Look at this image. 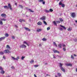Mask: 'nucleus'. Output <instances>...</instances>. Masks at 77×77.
<instances>
[{"label": "nucleus", "instance_id": "58", "mask_svg": "<svg viewBox=\"0 0 77 77\" xmlns=\"http://www.w3.org/2000/svg\"><path fill=\"white\" fill-rule=\"evenodd\" d=\"M15 5H16V6H17V3H15Z\"/></svg>", "mask_w": 77, "mask_h": 77}, {"label": "nucleus", "instance_id": "60", "mask_svg": "<svg viewBox=\"0 0 77 77\" xmlns=\"http://www.w3.org/2000/svg\"><path fill=\"white\" fill-rule=\"evenodd\" d=\"M73 56H75V57L77 56V55H75V54H74Z\"/></svg>", "mask_w": 77, "mask_h": 77}, {"label": "nucleus", "instance_id": "54", "mask_svg": "<svg viewBox=\"0 0 77 77\" xmlns=\"http://www.w3.org/2000/svg\"><path fill=\"white\" fill-rule=\"evenodd\" d=\"M23 21V22H25V20H24V19L22 20V21Z\"/></svg>", "mask_w": 77, "mask_h": 77}, {"label": "nucleus", "instance_id": "62", "mask_svg": "<svg viewBox=\"0 0 77 77\" xmlns=\"http://www.w3.org/2000/svg\"><path fill=\"white\" fill-rule=\"evenodd\" d=\"M76 71L77 72V68H76Z\"/></svg>", "mask_w": 77, "mask_h": 77}, {"label": "nucleus", "instance_id": "15", "mask_svg": "<svg viewBox=\"0 0 77 77\" xmlns=\"http://www.w3.org/2000/svg\"><path fill=\"white\" fill-rule=\"evenodd\" d=\"M1 15L2 17H6V14H1Z\"/></svg>", "mask_w": 77, "mask_h": 77}, {"label": "nucleus", "instance_id": "4", "mask_svg": "<svg viewBox=\"0 0 77 77\" xmlns=\"http://www.w3.org/2000/svg\"><path fill=\"white\" fill-rule=\"evenodd\" d=\"M60 22L59 21H56V22L55 21L53 22V23L55 24V25H57V24H59V23H60Z\"/></svg>", "mask_w": 77, "mask_h": 77}, {"label": "nucleus", "instance_id": "19", "mask_svg": "<svg viewBox=\"0 0 77 77\" xmlns=\"http://www.w3.org/2000/svg\"><path fill=\"white\" fill-rule=\"evenodd\" d=\"M53 44L54 45H55V47H57V45H56V42H54L53 43Z\"/></svg>", "mask_w": 77, "mask_h": 77}, {"label": "nucleus", "instance_id": "48", "mask_svg": "<svg viewBox=\"0 0 77 77\" xmlns=\"http://www.w3.org/2000/svg\"><path fill=\"white\" fill-rule=\"evenodd\" d=\"M63 51H66V49L65 48H63Z\"/></svg>", "mask_w": 77, "mask_h": 77}, {"label": "nucleus", "instance_id": "32", "mask_svg": "<svg viewBox=\"0 0 77 77\" xmlns=\"http://www.w3.org/2000/svg\"><path fill=\"white\" fill-rule=\"evenodd\" d=\"M11 58H12V60H16V58L13 57H11Z\"/></svg>", "mask_w": 77, "mask_h": 77}, {"label": "nucleus", "instance_id": "25", "mask_svg": "<svg viewBox=\"0 0 77 77\" xmlns=\"http://www.w3.org/2000/svg\"><path fill=\"white\" fill-rule=\"evenodd\" d=\"M0 20H1V21H5L6 20L5 19H2V18H1L0 19Z\"/></svg>", "mask_w": 77, "mask_h": 77}, {"label": "nucleus", "instance_id": "13", "mask_svg": "<svg viewBox=\"0 0 77 77\" xmlns=\"http://www.w3.org/2000/svg\"><path fill=\"white\" fill-rule=\"evenodd\" d=\"M42 31V29H37V32H41Z\"/></svg>", "mask_w": 77, "mask_h": 77}, {"label": "nucleus", "instance_id": "53", "mask_svg": "<svg viewBox=\"0 0 77 77\" xmlns=\"http://www.w3.org/2000/svg\"><path fill=\"white\" fill-rule=\"evenodd\" d=\"M3 59H6V58L5 57V56H3Z\"/></svg>", "mask_w": 77, "mask_h": 77}, {"label": "nucleus", "instance_id": "29", "mask_svg": "<svg viewBox=\"0 0 77 77\" xmlns=\"http://www.w3.org/2000/svg\"><path fill=\"white\" fill-rule=\"evenodd\" d=\"M59 65H60V68H61V67H62V66H63V64H62V63H59Z\"/></svg>", "mask_w": 77, "mask_h": 77}, {"label": "nucleus", "instance_id": "12", "mask_svg": "<svg viewBox=\"0 0 77 77\" xmlns=\"http://www.w3.org/2000/svg\"><path fill=\"white\" fill-rule=\"evenodd\" d=\"M37 24L38 26H41V25H42V22H41L39 21L37 23Z\"/></svg>", "mask_w": 77, "mask_h": 77}, {"label": "nucleus", "instance_id": "45", "mask_svg": "<svg viewBox=\"0 0 77 77\" xmlns=\"http://www.w3.org/2000/svg\"><path fill=\"white\" fill-rule=\"evenodd\" d=\"M60 21H61V22H62V21H63V19H62V18H60Z\"/></svg>", "mask_w": 77, "mask_h": 77}, {"label": "nucleus", "instance_id": "14", "mask_svg": "<svg viewBox=\"0 0 77 77\" xmlns=\"http://www.w3.org/2000/svg\"><path fill=\"white\" fill-rule=\"evenodd\" d=\"M60 69L61 70H62V71H63V72H65V69L63 68V67H61V68H60Z\"/></svg>", "mask_w": 77, "mask_h": 77}, {"label": "nucleus", "instance_id": "43", "mask_svg": "<svg viewBox=\"0 0 77 77\" xmlns=\"http://www.w3.org/2000/svg\"><path fill=\"white\" fill-rule=\"evenodd\" d=\"M19 21L20 22V23H22V22L23 21V20H22V19H20L19 20Z\"/></svg>", "mask_w": 77, "mask_h": 77}, {"label": "nucleus", "instance_id": "61", "mask_svg": "<svg viewBox=\"0 0 77 77\" xmlns=\"http://www.w3.org/2000/svg\"><path fill=\"white\" fill-rule=\"evenodd\" d=\"M45 65H47V63H45Z\"/></svg>", "mask_w": 77, "mask_h": 77}, {"label": "nucleus", "instance_id": "20", "mask_svg": "<svg viewBox=\"0 0 77 77\" xmlns=\"http://www.w3.org/2000/svg\"><path fill=\"white\" fill-rule=\"evenodd\" d=\"M3 55L4 54V52L0 51V55Z\"/></svg>", "mask_w": 77, "mask_h": 77}, {"label": "nucleus", "instance_id": "30", "mask_svg": "<svg viewBox=\"0 0 77 77\" xmlns=\"http://www.w3.org/2000/svg\"><path fill=\"white\" fill-rule=\"evenodd\" d=\"M28 10H29V11L30 12H34V11L32 10H31V9H28Z\"/></svg>", "mask_w": 77, "mask_h": 77}, {"label": "nucleus", "instance_id": "11", "mask_svg": "<svg viewBox=\"0 0 77 77\" xmlns=\"http://www.w3.org/2000/svg\"><path fill=\"white\" fill-rule=\"evenodd\" d=\"M6 37H3L0 38V42H1L2 40H3V39H5Z\"/></svg>", "mask_w": 77, "mask_h": 77}, {"label": "nucleus", "instance_id": "9", "mask_svg": "<svg viewBox=\"0 0 77 77\" xmlns=\"http://www.w3.org/2000/svg\"><path fill=\"white\" fill-rule=\"evenodd\" d=\"M24 28L26 30V31H28V32H30V29L29 28H26V27H24Z\"/></svg>", "mask_w": 77, "mask_h": 77}, {"label": "nucleus", "instance_id": "23", "mask_svg": "<svg viewBox=\"0 0 77 77\" xmlns=\"http://www.w3.org/2000/svg\"><path fill=\"white\" fill-rule=\"evenodd\" d=\"M57 75L58 76V77H60V76H61V74L60 73H57Z\"/></svg>", "mask_w": 77, "mask_h": 77}, {"label": "nucleus", "instance_id": "37", "mask_svg": "<svg viewBox=\"0 0 77 77\" xmlns=\"http://www.w3.org/2000/svg\"><path fill=\"white\" fill-rule=\"evenodd\" d=\"M59 30H61V31H62V30H63V29H62V28H59Z\"/></svg>", "mask_w": 77, "mask_h": 77}, {"label": "nucleus", "instance_id": "2", "mask_svg": "<svg viewBox=\"0 0 77 77\" xmlns=\"http://www.w3.org/2000/svg\"><path fill=\"white\" fill-rule=\"evenodd\" d=\"M26 46L24 45H20V48H26Z\"/></svg>", "mask_w": 77, "mask_h": 77}, {"label": "nucleus", "instance_id": "35", "mask_svg": "<svg viewBox=\"0 0 77 77\" xmlns=\"http://www.w3.org/2000/svg\"><path fill=\"white\" fill-rule=\"evenodd\" d=\"M34 62V60H32L30 61V63H33Z\"/></svg>", "mask_w": 77, "mask_h": 77}, {"label": "nucleus", "instance_id": "28", "mask_svg": "<svg viewBox=\"0 0 77 77\" xmlns=\"http://www.w3.org/2000/svg\"><path fill=\"white\" fill-rule=\"evenodd\" d=\"M0 24L1 25H3V22L2 21L0 20Z\"/></svg>", "mask_w": 77, "mask_h": 77}, {"label": "nucleus", "instance_id": "21", "mask_svg": "<svg viewBox=\"0 0 77 77\" xmlns=\"http://www.w3.org/2000/svg\"><path fill=\"white\" fill-rule=\"evenodd\" d=\"M23 44H26L27 45H28V46H29V44H28V43H26V41H24L23 42Z\"/></svg>", "mask_w": 77, "mask_h": 77}, {"label": "nucleus", "instance_id": "34", "mask_svg": "<svg viewBox=\"0 0 77 77\" xmlns=\"http://www.w3.org/2000/svg\"><path fill=\"white\" fill-rule=\"evenodd\" d=\"M19 59H20V57H17V58H16V60H18Z\"/></svg>", "mask_w": 77, "mask_h": 77}, {"label": "nucleus", "instance_id": "22", "mask_svg": "<svg viewBox=\"0 0 77 77\" xmlns=\"http://www.w3.org/2000/svg\"><path fill=\"white\" fill-rule=\"evenodd\" d=\"M45 11L46 13H49V12H50V11L49 10H45Z\"/></svg>", "mask_w": 77, "mask_h": 77}, {"label": "nucleus", "instance_id": "8", "mask_svg": "<svg viewBox=\"0 0 77 77\" xmlns=\"http://www.w3.org/2000/svg\"><path fill=\"white\" fill-rule=\"evenodd\" d=\"M53 51H54V53H59V51H57V50H56L55 49H54L53 50Z\"/></svg>", "mask_w": 77, "mask_h": 77}, {"label": "nucleus", "instance_id": "50", "mask_svg": "<svg viewBox=\"0 0 77 77\" xmlns=\"http://www.w3.org/2000/svg\"><path fill=\"white\" fill-rule=\"evenodd\" d=\"M42 2V4L43 5H45V2L44 1H43V2Z\"/></svg>", "mask_w": 77, "mask_h": 77}, {"label": "nucleus", "instance_id": "33", "mask_svg": "<svg viewBox=\"0 0 77 77\" xmlns=\"http://www.w3.org/2000/svg\"><path fill=\"white\" fill-rule=\"evenodd\" d=\"M19 7H20V8H21L22 9H23V6H22V5H19Z\"/></svg>", "mask_w": 77, "mask_h": 77}, {"label": "nucleus", "instance_id": "10", "mask_svg": "<svg viewBox=\"0 0 77 77\" xmlns=\"http://www.w3.org/2000/svg\"><path fill=\"white\" fill-rule=\"evenodd\" d=\"M66 66H71L72 64L70 63L66 64Z\"/></svg>", "mask_w": 77, "mask_h": 77}, {"label": "nucleus", "instance_id": "39", "mask_svg": "<svg viewBox=\"0 0 77 77\" xmlns=\"http://www.w3.org/2000/svg\"><path fill=\"white\" fill-rule=\"evenodd\" d=\"M11 69H15V67L14 66H12L11 67Z\"/></svg>", "mask_w": 77, "mask_h": 77}, {"label": "nucleus", "instance_id": "40", "mask_svg": "<svg viewBox=\"0 0 77 77\" xmlns=\"http://www.w3.org/2000/svg\"><path fill=\"white\" fill-rule=\"evenodd\" d=\"M34 66L35 67V68H36V67H38L39 66V65H35Z\"/></svg>", "mask_w": 77, "mask_h": 77}, {"label": "nucleus", "instance_id": "18", "mask_svg": "<svg viewBox=\"0 0 77 77\" xmlns=\"http://www.w3.org/2000/svg\"><path fill=\"white\" fill-rule=\"evenodd\" d=\"M62 45L61 44H59L58 45V47L60 48H62Z\"/></svg>", "mask_w": 77, "mask_h": 77}, {"label": "nucleus", "instance_id": "46", "mask_svg": "<svg viewBox=\"0 0 77 77\" xmlns=\"http://www.w3.org/2000/svg\"><path fill=\"white\" fill-rule=\"evenodd\" d=\"M50 29V27H48L47 28V30H49Z\"/></svg>", "mask_w": 77, "mask_h": 77}, {"label": "nucleus", "instance_id": "44", "mask_svg": "<svg viewBox=\"0 0 77 77\" xmlns=\"http://www.w3.org/2000/svg\"><path fill=\"white\" fill-rule=\"evenodd\" d=\"M71 58H72V59H74V56H73L72 55H71Z\"/></svg>", "mask_w": 77, "mask_h": 77}, {"label": "nucleus", "instance_id": "47", "mask_svg": "<svg viewBox=\"0 0 77 77\" xmlns=\"http://www.w3.org/2000/svg\"><path fill=\"white\" fill-rule=\"evenodd\" d=\"M0 69H1V70H3V68H2V67L0 66Z\"/></svg>", "mask_w": 77, "mask_h": 77}, {"label": "nucleus", "instance_id": "38", "mask_svg": "<svg viewBox=\"0 0 77 77\" xmlns=\"http://www.w3.org/2000/svg\"><path fill=\"white\" fill-rule=\"evenodd\" d=\"M49 11L50 12H52L53 11V9H49Z\"/></svg>", "mask_w": 77, "mask_h": 77}, {"label": "nucleus", "instance_id": "16", "mask_svg": "<svg viewBox=\"0 0 77 77\" xmlns=\"http://www.w3.org/2000/svg\"><path fill=\"white\" fill-rule=\"evenodd\" d=\"M6 48H7L8 50H11V47L8 45H7Z\"/></svg>", "mask_w": 77, "mask_h": 77}, {"label": "nucleus", "instance_id": "36", "mask_svg": "<svg viewBox=\"0 0 77 77\" xmlns=\"http://www.w3.org/2000/svg\"><path fill=\"white\" fill-rule=\"evenodd\" d=\"M43 23L45 25H47V23L45 21H43Z\"/></svg>", "mask_w": 77, "mask_h": 77}, {"label": "nucleus", "instance_id": "59", "mask_svg": "<svg viewBox=\"0 0 77 77\" xmlns=\"http://www.w3.org/2000/svg\"><path fill=\"white\" fill-rule=\"evenodd\" d=\"M39 47L41 46V44H39Z\"/></svg>", "mask_w": 77, "mask_h": 77}, {"label": "nucleus", "instance_id": "42", "mask_svg": "<svg viewBox=\"0 0 77 77\" xmlns=\"http://www.w3.org/2000/svg\"><path fill=\"white\" fill-rule=\"evenodd\" d=\"M12 39H15V36H12Z\"/></svg>", "mask_w": 77, "mask_h": 77}, {"label": "nucleus", "instance_id": "57", "mask_svg": "<svg viewBox=\"0 0 77 77\" xmlns=\"http://www.w3.org/2000/svg\"><path fill=\"white\" fill-rule=\"evenodd\" d=\"M15 27H16L17 28V27H18V26L17 25H15Z\"/></svg>", "mask_w": 77, "mask_h": 77}, {"label": "nucleus", "instance_id": "56", "mask_svg": "<svg viewBox=\"0 0 77 77\" xmlns=\"http://www.w3.org/2000/svg\"><path fill=\"white\" fill-rule=\"evenodd\" d=\"M58 57H59V58H62V57H61V56H58Z\"/></svg>", "mask_w": 77, "mask_h": 77}, {"label": "nucleus", "instance_id": "24", "mask_svg": "<svg viewBox=\"0 0 77 77\" xmlns=\"http://www.w3.org/2000/svg\"><path fill=\"white\" fill-rule=\"evenodd\" d=\"M60 26L62 27L64 29H65V30H66V28L65 27V26L62 25H60Z\"/></svg>", "mask_w": 77, "mask_h": 77}, {"label": "nucleus", "instance_id": "52", "mask_svg": "<svg viewBox=\"0 0 77 77\" xmlns=\"http://www.w3.org/2000/svg\"><path fill=\"white\" fill-rule=\"evenodd\" d=\"M66 45H63V47H65Z\"/></svg>", "mask_w": 77, "mask_h": 77}, {"label": "nucleus", "instance_id": "3", "mask_svg": "<svg viewBox=\"0 0 77 77\" xmlns=\"http://www.w3.org/2000/svg\"><path fill=\"white\" fill-rule=\"evenodd\" d=\"M4 53L5 54L11 53V51L8 50V49H7L5 50Z\"/></svg>", "mask_w": 77, "mask_h": 77}, {"label": "nucleus", "instance_id": "7", "mask_svg": "<svg viewBox=\"0 0 77 77\" xmlns=\"http://www.w3.org/2000/svg\"><path fill=\"white\" fill-rule=\"evenodd\" d=\"M45 16H43L41 18H40V20H42L43 21H45Z\"/></svg>", "mask_w": 77, "mask_h": 77}, {"label": "nucleus", "instance_id": "6", "mask_svg": "<svg viewBox=\"0 0 77 77\" xmlns=\"http://www.w3.org/2000/svg\"><path fill=\"white\" fill-rule=\"evenodd\" d=\"M61 2H62L60 1V2L59 3V5H61V6L62 8H64L65 6V5L63 4L62 3H61Z\"/></svg>", "mask_w": 77, "mask_h": 77}, {"label": "nucleus", "instance_id": "51", "mask_svg": "<svg viewBox=\"0 0 77 77\" xmlns=\"http://www.w3.org/2000/svg\"><path fill=\"white\" fill-rule=\"evenodd\" d=\"M53 58L54 59H56V57H55V56H54V55H53Z\"/></svg>", "mask_w": 77, "mask_h": 77}, {"label": "nucleus", "instance_id": "1", "mask_svg": "<svg viewBox=\"0 0 77 77\" xmlns=\"http://www.w3.org/2000/svg\"><path fill=\"white\" fill-rule=\"evenodd\" d=\"M8 6H4V8H6V9H8L9 8L12 11V8L11 7V4H8Z\"/></svg>", "mask_w": 77, "mask_h": 77}, {"label": "nucleus", "instance_id": "31", "mask_svg": "<svg viewBox=\"0 0 77 77\" xmlns=\"http://www.w3.org/2000/svg\"><path fill=\"white\" fill-rule=\"evenodd\" d=\"M5 35L6 36V37H8V36H9V34L8 33H6Z\"/></svg>", "mask_w": 77, "mask_h": 77}, {"label": "nucleus", "instance_id": "41", "mask_svg": "<svg viewBox=\"0 0 77 77\" xmlns=\"http://www.w3.org/2000/svg\"><path fill=\"white\" fill-rule=\"evenodd\" d=\"M24 57L22 56L21 58V60H24Z\"/></svg>", "mask_w": 77, "mask_h": 77}, {"label": "nucleus", "instance_id": "27", "mask_svg": "<svg viewBox=\"0 0 77 77\" xmlns=\"http://www.w3.org/2000/svg\"><path fill=\"white\" fill-rule=\"evenodd\" d=\"M42 40L43 41H47V39L44 38L42 39Z\"/></svg>", "mask_w": 77, "mask_h": 77}, {"label": "nucleus", "instance_id": "64", "mask_svg": "<svg viewBox=\"0 0 77 77\" xmlns=\"http://www.w3.org/2000/svg\"><path fill=\"white\" fill-rule=\"evenodd\" d=\"M55 77H57V75H55Z\"/></svg>", "mask_w": 77, "mask_h": 77}, {"label": "nucleus", "instance_id": "49", "mask_svg": "<svg viewBox=\"0 0 77 77\" xmlns=\"http://www.w3.org/2000/svg\"><path fill=\"white\" fill-rule=\"evenodd\" d=\"M44 0H39V2H42Z\"/></svg>", "mask_w": 77, "mask_h": 77}, {"label": "nucleus", "instance_id": "17", "mask_svg": "<svg viewBox=\"0 0 77 77\" xmlns=\"http://www.w3.org/2000/svg\"><path fill=\"white\" fill-rule=\"evenodd\" d=\"M0 73H1V74H4L5 73V71H4L3 70H2L1 71Z\"/></svg>", "mask_w": 77, "mask_h": 77}, {"label": "nucleus", "instance_id": "5", "mask_svg": "<svg viewBox=\"0 0 77 77\" xmlns=\"http://www.w3.org/2000/svg\"><path fill=\"white\" fill-rule=\"evenodd\" d=\"M71 15L72 18H75V17H76V15L75 13H73L71 14Z\"/></svg>", "mask_w": 77, "mask_h": 77}, {"label": "nucleus", "instance_id": "55", "mask_svg": "<svg viewBox=\"0 0 77 77\" xmlns=\"http://www.w3.org/2000/svg\"><path fill=\"white\" fill-rule=\"evenodd\" d=\"M34 76L35 77H37L36 75H35V74H34Z\"/></svg>", "mask_w": 77, "mask_h": 77}, {"label": "nucleus", "instance_id": "26", "mask_svg": "<svg viewBox=\"0 0 77 77\" xmlns=\"http://www.w3.org/2000/svg\"><path fill=\"white\" fill-rule=\"evenodd\" d=\"M67 29L68 31H71V30H72V29L71 28H69Z\"/></svg>", "mask_w": 77, "mask_h": 77}, {"label": "nucleus", "instance_id": "63", "mask_svg": "<svg viewBox=\"0 0 77 77\" xmlns=\"http://www.w3.org/2000/svg\"><path fill=\"white\" fill-rule=\"evenodd\" d=\"M75 23H77V20H75Z\"/></svg>", "mask_w": 77, "mask_h": 77}]
</instances>
